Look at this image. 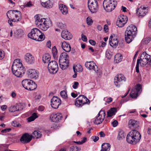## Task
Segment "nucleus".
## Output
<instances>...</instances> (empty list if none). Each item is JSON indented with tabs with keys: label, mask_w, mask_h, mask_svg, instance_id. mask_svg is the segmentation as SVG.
Here are the masks:
<instances>
[{
	"label": "nucleus",
	"mask_w": 151,
	"mask_h": 151,
	"mask_svg": "<svg viewBox=\"0 0 151 151\" xmlns=\"http://www.w3.org/2000/svg\"><path fill=\"white\" fill-rule=\"evenodd\" d=\"M126 140L127 142L130 144H135L137 143L130 132L127 135Z\"/></svg>",
	"instance_id": "393cba45"
},
{
	"label": "nucleus",
	"mask_w": 151,
	"mask_h": 151,
	"mask_svg": "<svg viewBox=\"0 0 151 151\" xmlns=\"http://www.w3.org/2000/svg\"><path fill=\"white\" fill-rule=\"evenodd\" d=\"M57 25L58 27L61 29H63L65 26V24L60 22L58 23Z\"/></svg>",
	"instance_id": "3c124183"
},
{
	"label": "nucleus",
	"mask_w": 151,
	"mask_h": 151,
	"mask_svg": "<svg viewBox=\"0 0 151 151\" xmlns=\"http://www.w3.org/2000/svg\"><path fill=\"white\" fill-rule=\"evenodd\" d=\"M127 17L124 15H122L118 18L116 22V25L119 27H123L127 21Z\"/></svg>",
	"instance_id": "f3484780"
},
{
	"label": "nucleus",
	"mask_w": 151,
	"mask_h": 151,
	"mask_svg": "<svg viewBox=\"0 0 151 151\" xmlns=\"http://www.w3.org/2000/svg\"><path fill=\"white\" fill-rule=\"evenodd\" d=\"M116 4L114 0H104L103 2V6L106 12H110L115 9Z\"/></svg>",
	"instance_id": "20e7f679"
},
{
	"label": "nucleus",
	"mask_w": 151,
	"mask_h": 151,
	"mask_svg": "<svg viewBox=\"0 0 151 151\" xmlns=\"http://www.w3.org/2000/svg\"><path fill=\"white\" fill-rule=\"evenodd\" d=\"M32 137L35 138L36 139L38 138L41 137L42 136L41 132L39 131H35L33 133L32 135Z\"/></svg>",
	"instance_id": "ea45409f"
},
{
	"label": "nucleus",
	"mask_w": 151,
	"mask_h": 151,
	"mask_svg": "<svg viewBox=\"0 0 151 151\" xmlns=\"http://www.w3.org/2000/svg\"><path fill=\"white\" fill-rule=\"evenodd\" d=\"M110 145L107 143H103L101 145V151H109L110 149Z\"/></svg>",
	"instance_id": "473e14b6"
},
{
	"label": "nucleus",
	"mask_w": 151,
	"mask_h": 151,
	"mask_svg": "<svg viewBox=\"0 0 151 151\" xmlns=\"http://www.w3.org/2000/svg\"><path fill=\"white\" fill-rule=\"evenodd\" d=\"M61 104V100L57 97L54 96L51 100V105L54 109H57Z\"/></svg>",
	"instance_id": "4468645a"
},
{
	"label": "nucleus",
	"mask_w": 151,
	"mask_h": 151,
	"mask_svg": "<svg viewBox=\"0 0 151 151\" xmlns=\"http://www.w3.org/2000/svg\"><path fill=\"white\" fill-rule=\"evenodd\" d=\"M113 55L112 52L109 50H107L106 52V57L108 59H110Z\"/></svg>",
	"instance_id": "c03bdc74"
},
{
	"label": "nucleus",
	"mask_w": 151,
	"mask_h": 151,
	"mask_svg": "<svg viewBox=\"0 0 151 151\" xmlns=\"http://www.w3.org/2000/svg\"><path fill=\"white\" fill-rule=\"evenodd\" d=\"M45 36L40 31V34L38 35V39H36L35 40L37 41H42L44 40L45 39Z\"/></svg>",
	"instance_id": "a18cd8bd"
},
{
	"label": "nucleus",
	"mask_w": 151,
	"mask_h": 151,
	"mask_svg": "<svg viewBox=\"0 0 151 151\" xmlns=\"http://www.w3.org/2000/svg\"><path fill=\"white\" fill-rule=\"evenodd\" d=\"M83 96V95H80L76 99L75 104L76 106L78 107L81 106V102L83 101L82 99Z\"/></svg>",
	"instance_id": "c9c22d12"
},
{
	"label": "nucleus",
	"mask_w": 151,
	"mask_h": 151,
	"mask_svg": "<svg viewBox=\"0 0 151 151\" xmlns=\"http://www.w3.org/2000/svg\"><path fill=\"white\" fill-rule=\"evenodd\" d=\"M6 15L9 20L8 22L11 26H13L12 21L14 22H17L20 20L21 18V12L17 10H10L8 11Z\"/></svg>",
	"instance_id": "f257e3e1"
},
{
	"label": "nucleus",
	"mask_w": 151,
	"mask_h": 151,
	"mask_svg": "<svg viewBox=\"0 0 151 151\" xmlns=\"http://www.w3.org/2000/svg\"><path fill=\"white\" fill-rule=\"evenodd\" d=\"M106 98H104V100L105 101L106 103H110L112 101V99L111 97H109L107 98L105 100Z\"/></svg>",
	"instance_id": "5fc2aeb1"
},
{
	"label": "nucleus",
	"mask_w": 151,
	"mask_h": 151,
	"mask_svg": "<svg viewBox=\"0 0 151 151\" xmlns=\"http://www.w3.org/2000/svg\"><path fill=\"white\" fill-rule=\"evenodd\" d=\"M114 115L113 113L111 112L110 110H109L107 112V116L108 117H111L113 115Z\"/></svg>",
	"instance_id": "774afa93"
},
{
	"label": "nucleus",
	"mask_w": 151,
	"mask_h": 151,
	"mask_svg": "<svg viewBox=\"0 0 151 151\" xmlns=\"http://www.w3.org/2000/svg\"><path fill=\"white\" fill-rule=\"evenodd\" d=\"M40 31L37 28H35L32 29L31 32L28 34V37L33 40H35L38 39V35L40 34Z\"/></svg>",
	"instance_id": "dca6fc26"
},
{
	"label": "nucleus",
	"mask_w": 151,
	"mask_h": 151,
	"mask_svg": "<svg viewBox=\"0 0 151 151\" xmlns=\"http://www.w3.org/2000/svg\"><path fill=\"white\" fill-rule=\"evenodd\" d=\"M61 36L63 38L66 40H70L73 37L71 33L65 30L62 31L61 33Z\"/></svg>",
	"instance_id": "b1692460"
},
{
	"label": "nucleus",
	"mask_w": 151,
	"mask_h": 151,
	"mask_svg": "<svg viewBox=\"0 0 151 151\" xmlns=\"http://www.w3.org/2000/svg\"><path fill=\"white\" fill-rule=\"evenodd\" d=\"M23 86L26 89L29 90H33L37 88V85L33 81L30 79H26L22 81Z\"/></svg>",
	"instance_id": "39448f33"
},
{
	"label": "nucleus",
	"mask_w": 151,
	"mask_h": 151,
	"mask_svg": "<svg viewBox=\"0 0 151 151\" xmlns=\"http://www.w3.org/2000/svg\"><path fill=\"white\" fill-rule=\"evenodd\" d=\"M81 148L76 146H72L70 147V151H80Z\"/></svg>",
	"instance_id": "de8ad7c7"
},
{
	"label": "nucleus",
	"mask_w": 151,
	"mask_h": 151,
	"mask_svg": "<svg viewBox=\"0 0 151 151\" xmlns=\"http://www.w3.org/2000/svg\"><path fill=\"white\" fill-rule=\"evenodd\" d=\"M112 124L113 127H115L118 125V122L117 120H115L112 122Z\"/></svg>",
	"instance_id": "13d9d810"
},
{
	"label": "nucleus",
	"mask_w": 151,
	"mask_h": 151,
	"mask_svg": "<svg viewBox=\"0 0 151 151\" xmlns=\"http://www.w3.org/2000/svg\"><path fill=\"white\" fill-rule=\"evenodd\" d=\"M88 7L90 11L92 13H96L99 9L98 4L97 0H88Z\"/></svg>",
	"instance_id": "423d86ee"
},
{
	"label": "nucleus",
	"mask_w": 151,
	"mask_h": 151,
	"mask_svg": "<svg viewBox=\"0 0 151 151\" xmlns=\"http://www.w3.org/2000/svg\"><path fill=\"white\" fill-rule=\"evenodd\" d=\"M42 6L47 8H51L53 5L52 2L51 0H49L45 3H42Z\"/></svg>",
	"instance_id": "4c0bfd02"
},
{
	"label": "nucleus",
	"mask_w": 151,
	"mask_h": 151,
	"mask_svg": "<svg viewBox=\"0 0 151 151\" xmlns=\"http://www.w3.org/2000/svg\"><path fill=\"white\" fill-rule=\"evenodd\" d=\"M126 134L124 131L122 129H119L118 133L117 139L119 140H122L125 138Z\"/></svg>",
	"instance_id": "72a5a7b5"
},
{
	"label": "nucleus",
	"mask_w": 151,
	"mask_h": 151,
	"mask_svg": "<svg viewBox=\"0 0 151 151\" xmlns=\"http://www.w3.org/2000/svg\"><path fill=\"white\" fill-rule=\"evenodd\" d=\"M60 94L61 97L63 98L66 99L68 98L66 92L65 91H61Z\"/></svg>",
	"instance_id": "09e8293b"
},
{
	"label": "nucleus",
	"mask_w": 151,
	"mask_h": 151,
	"mask_svg": "<svg viewBox=\"0 0 151 151\" xmlns=\"http://www.w3.org/2000/svg\"><path fill=\"white\" fill-rule=\"evenodd\" d=\"M137 28L134 25H130L125 32V36L126 42L128 43L131 42L136 36Z\"/></svg>",
	"instance_id": "f03ea898"
},
{
	"label": "nucleus",
	"mask_w": 151,
	"mask_h": 151,
	"mask_svg": "<svg viewBox=\"0 0 151 151\" xmlns=\"http://www.w3.org/2000/svg\"><path fill=\"white\" fill-rule=\"evenodd\" d=\"M126 78L122 74H118L115 77L114 79V83L117 87H119L122 84V82L125 81Z\"/></svg>",
	"instance_id": "9d476101"
},
{
	"label": "nucleus",
	"mask_w": 151,
	"mask_h": 151,
	"mask_svg": "<svg viewBox=\"0 0 151 151\" xmlns=\"http://www.w3.org/2000/svg\"><path fill=\"white\" fill-rule=\"evenodd\" d=\"M45 109V107L43 106H39L38 110L39 111H43Z\"/></svg>",
	"instance_id": "680f3d73"
},
{
	"label": "nucleus",
	"mask_w": 151,
	"mask_h": 151,
	"mask_svg": "<svg viewBox=\"0 0 151 151\" xmlns=\"http://www.w3.org/2000/svg\"><path fill=\"white\" fill-rule=\"evenodd\" d=\"M150 58V56L145 52H143L141 55L140 59V64L142 66H144L148 64V61Z\"/></svg>",
	"instance_id": "6e6552de"
},
{
	"label": "nucleus",
	"mask_w": 151,
	"mask_h": 151,
	"mask_svg": "<svg viewBox=\"0 0 151 151\" xmlns=\"http://www.w3.org/2000/svg\"><path fill=\"white\" fill-rule=\"evenodd\" d=\"M25 71V69L24 66L21 67V68L17 70V71L15 72H12L13 74L17 77H22L23 74H24Z\"/></svg>",
	"instance_id": "bb28decb"
},
{
	"label": "nucleus",
	"mask_w": 151,
	"mask_h": 151,
	"mask_svg": "<svg viewBox=\"0 0 151 151\" xmlns=\"http://www.w3.org/2000/svg\"><path fill=\"white\" fill-rule=\"evenodd\" d=\"M51 25V22H47V23H45L42 25L39 26L38 27L39 28L43 31L47 30L48 28L49 27L50 25Z\"/></svg>",
	"instance_id": "e433bc0d"
},
{
	"label": "nucleus",
	"mask_w": 151,
	"mask_h": 151,
	"mask_svg": "<svg viewBox=\"0 0 151 151\" xmlns=\"http://www.w3.org/2000/svg\"><path fill=\"white\" fill-rule=\"evenodd\" d=\"M61 47L66 52H69L71 50L70 45L66 42L64 41L61 42Z\"/></svg>",
	"instance_id": "a878e982"
},
{
	"label": "nucleus",
	"mask_w": 151,
	"mask_h": 151,
	"mask_svg": "<svg viewBox=\"0 0 151 151\" xmlns=\"http://www.w3.org/2000/svg\"><path fill=\"white\" fill-rule=\"evenodd\" d=\"M86 22L89 25H91L93 23L92 19L89 17H88L86 19Z\"/></svg>",
	"instance_id": "8fccbe9b"
},
{
	"label": "nucleus",
	"mask_w": 151,
	"mask_h": 151,
	"mask_svg": "<svg viewBox=\"0 0 151 151\" xmlns=\"http://www.w3.org/2000/svg\"><path fill=\"white\" fill-rule=\"evenodd\" d=\"M130 132L134 137L135 141L137 143L138 142L141 138V135L140 133L136 130H132Z\"/></svg>",
	"instance_id": "5701e85b"
},
{
	"label": "nucleus",
	"mask_w": 151,
	"mask_h": 151,
	"mask_svg": "<svg viewBox=\"0 0 151 151\" xmlns=\"http://www.w3.org/2000/svg\"><path fill=\"white\" fill-rule=\"evenodd\" d=\"M82 100L83 101L81 102V106H82L84 104H89L90 103V100L88 99L86 96L84 95L83 97Z\"/></svg>",
	"instance_id": "37998d69"
},
{
	"label": "nucleus",
	"mask_w": 151,
	"mask_h": 151,
	"mask_svg": "<svg viewBox=\"0 0 151 151\" xmlns=\"http://www.w3.org/2000/svg\"><path fill=\"white\" fill-rule=\"evenodd\" d=\"M78 84L79 83L78 82H74V84L72 86V87L74 89H76L78 86Z\"/></svg>",
	"instance_id": "4d7b16f0"
},
{
	"label": "nucleus",
	"mask_w": 151,
	"mask_h": 151,
	"mask_svg": "<svg viewBox=\"0 0 151 151\" xmlns=\"http://www.w3.org/2000/svg\"><path fill=\"white\" fill-rule=\"evenodd\" d=\"M91 138L93 139L94 142H96L99 140V137L98 136H93L91 137Z\"/></svg>",
	"instance_id": "e2e57ef3"
},
{
	"label": "nucleus",
	"mask_w": 151,
	"mask_h": 151,
	"mask_svg": "<svg viewBox=\"0 0 151 151\" xmlns=\"http://www.w3.org/2000/svg\"><path fill=\"white\" fill-rule=\"evenodd\" d=\"M69 56L65 52L61 53L59 61V66L63 70L67 68L69 63Z\"/></svg>",
	"instance_id": "7ed1b4c3"
},
{
	"label": "nucleus",
	"mask_w": 151,
	"mask_h": 151,
	"mask_svg": "<svg viewBox=\"0 0 151 151\" xmlns=\"http://www.w3.org/2000/svg\"><path fill=\"white\" fill-rule=\"evenodd\" d=\"M98 116L96 117L93 121L94 123L96 124H101L104 119L106 114L105 111L101 110L98 114Z\"/></svg>",
	"instance_id": "9b49d317"
},
{
	"label": "nucleus",
	"mask_w": 151,
	"mask_h": 151,
	"mask_svg": "<svg viewBox=\"0 0 151 151\" xmlns=\"http://www.w3.org/2000/svg\"><path fill=\"white\" fill-rule=\"evenodd\" d=\"M35 23L37 27H38L39 26L42 25V24H44L47 22H51V21L50 20L42 18L37 15L35 16Z\"/></svg>",
	"instance_id": "f8f14e48"
},
{
	"label": "nucleus",
	"mask_w": 151,
	"mask_h": 151,
	"mask_svg": "<svg viewBox=\"0 0 151 151\" xmlns=\"http://www.w3.org/2000/svg\"><path fill=\"white\" fill-rule=\"evenodd\" d=\"M144 40L145 43L147 44L150 41V37H147L145 38Z\"/></svg>",
	"instance_id": "bf43d9fd"
},
{
	"label": "nucleus",
	"mask_w": 151,
	"mask_h": 151,
	"mask_svg": "<svg viewBox=\"0 0 151 151\" xmlns=\"http://www.w3.org/2000/svg\"><path fill=\"white\" fill-rule=\"evenodd\" d=\"M142 90L141 85L137 84L136 88H133L130 94L131 97L133 98H136L139 93H140Z\"/></svg>",
	"instance_id": "ddd939ff"
},
{
	"label": "nucleus",
	"mask_w": 151,
	"mask_h": 151,
	"mask_svg": "<svg viewBox=\"0 0 151 151\" xmlns=\"http://www.w3.org/2000/svg\"><path fill=\"white\" fill-rule=\"evenodd\" d=\"M12 124L13 126L16 127L19 126V124L16 121H14L12 122Z\"/></svg>",
	"instance_id": "864d4df0"
},
{
	"label": "nucleus",
	"mask_w": 151,
	"mask_h": 151,
	"mask_svg": "<svg viewBox=\"0 0 151 151\" xmlns=\"http://www.w3.org/2000/svg\"><path fill=\"white\" fill-rule=\"evenodd\" d=\"M89 43L92 45H94L96 44V42L94 40H89Z\"/></svg>",
	"instance_id": "69168bd1"
},
{
	"label": "nucleus",
	"mask_w": 151,
	"mask_h": 151,
	"mask_svg": "<svg viewBox=\"0 0 151 151\" xmlns=\"http://www.w3.org/2000/svg\"><path fill=\"white\" fill-rule=\"evenodd\" d=\"M129 124L131 128H136L139 126V122L137 121L130 120L129 122Z\"/></svg>",
	"instance_id": "2f4dec72"
},
{
	"label": "nucleus",
	"mask_w": 151,
	"mask_h": 151,
	"mask_svg": "<svg viewBox=\"0 0 151 151\" xmlns=\"http://www.w3.org/2000/svg\"><path fill=\"white\" fill-rule=\"evenodd\" d=\"M109 43L112 47L116 48L118 45V41L117 37L111 36L109 39Z\"/></svg>",
	"instance_id": "412c9836"
},
{
	"label": "nucleus",
	"mask_w": 151,
	"mask_h": 151,
	"mask_svg": "<svg viewBox=\"0 0 151 151\" xmlns=\"http://www.w3.org/2000/svg\"><path fill=\"white\" fill-rule=\"evenodd\" d=\"M110 110L114 115L116 112V109L114 108L111 109Z\"/></svg>",
	"instance_id": "0e129e2a"
},
{
	"label": "nucleus",
	"mask_w": 151,
	"mask_h": 151,
	"mask_svg": "<svg viewBox=\"0 0 151 151\" xmlns=\"http://www.w3.org/2000/svg\"><path fill=\"white\" fill-rule=\"evenodd\" d=\"M24 34L23 31L21 29H19L14 32V35L15 37L19 38L22 37Z\"/></svg>",
	"instance_id": "f704fd0d"
},
{
	"label": "nucleus",
	"mask_w": 151,
	"mask_h": 151,
	"mask_svg": "<svg viewBox=\"0 0 151 151\" xmlns=\"http://www.w3.org/2000/svg\"><path fill=\"white\" fill-rule=\"evenodd\" d=\"M86 67L90 70H93L96 73L100 75L101 71L98 69V67L93 62H87L85 64Z\"/></svg>",
	"instance_id": "1a4fd4ad"
},
{
	"label": "nucleus",
	"mask_w": 151,
	"mask_h": 151,
	"mask_svg": "<svg viewBox=\"0 0 151 151\" xmlns=\"http://www.w3.org/2000/svg\"><path fill=\"white\" fill-rule=\"evenodd\" d=\"M52 52L53 56L54 58L57 57V50L55 46H54L52 49Z\"/></svg>",
	"instance_id": "49530a36"
},
{
	"label": "nucleus",
	"mask_w": 151,
	"mask_h": 151,
	"mask_svg": "<svg viewBox=\"0 0 151 151\" xmlns=\"http://www.w3.org/2000/svg\"><path fill=\"white\" fill-rule=\"evenodd\" d=\"M73 69L75 73L76 71L79 72H81L83 70V68L81 65L79 64L73 66Z\"/></svg>",
	"instance_id": "a19ab883"
},
{
	"label": "nucleus",
	"mask_w": 151,
	"mask_h": 151,
	"mask_svg": "<svg viewBox=\"0 0 151 151\" xmlns=\"http://www.w3.org/2000/svg\"><path fill=\"white\" fill-rule=\"evenodd\" d=\"M27 74L28 76L32 78H36L38 76V73L35 69L29 70L27 71Z\"/></svg>",
	"instance_id": "cd10ccee"
},
{
	"label": "nucleus",
	"mask_w": 151,
	"mask_h": 151,
	"mask_svg": "<svg viewBox=\"0 0 151 151\" xmlns=\"http://www.w3.org/2000/svg\"><path fill=\"white\" fill-rule=\"evenodd\" d=\"M32 139L31 135L28 133H25L22 135L20 139V141L23 144L28 143Z\"/></svg>",
	"instance_id": "aec40b11"
},
{
	"label": "nucleus",
	"mask_w": 151,
	"mask_h": 151,
	"mask_svg": "<svg viewBox=\"0 0 151 151\" xmlns=\"http://www.w3.org/2000/svg\"><path fill=\"white\" fill-rule=\"evenodd\" d=\"M4 57V54L1 50H0V60L2 59Z\"/></svg>",
	"instance_id": "338daca9"
},
{
	"label": "nucleus",
	"mask_w": 151,
	"mask_h": 151,
	"mask_svg": "<svg viewBox=\"0 0 151 151\" xmlns=\"http://www.w3.org/2000/svg\"><path fill=\"white\" fill-rule=\"evenodd\" d=\"M51 57L48 53L45 54L42 58V60L44 63L48 64L50 61Z\"/></svg>",
	"instance_id": "7c9ffc66"
},
{
	"label": "nucleus",
	"mask_w": 151,
	"mask_h": 151,
	"mask_svg": "<svg viewBox=\"0 0 151 151\" xmlns=\"http://www.w3.org/2000/svg\"><path fill=\"white\" fill-rule=\"evenodd\" d=\"M47 68L48 71L50 73H55L58 69V63L55 61L51 60L48 64Z\"/></svg>",
	"instance_id": "0eeeda50"
},
{
	"label": "nucleus",
	"mask_w": 151,
	"mask_h": 151,
	"mask_svg": "<svg viewBox=\"0 0 151 151\" xmlns=\"http://www.w3.org/2000/svg\"><path fill=\"white\" fill-rule=\"evenodd\" d=\"M24 59L26 63L28 64L32 65L35 63V58L30 53H27L25 55Z\"/></svg>",
	"instance_id": "a211bd4d"
},
{
	"label": "nucleus",
	"mask_w": 151,
	"mask_h": 151,
	"mask_svg": "<svg viewBox=\"0 0 151 151\" xmlns=\"http://www.w3.org/2000/svg\"><path fill=\"white\" fill-rule=\"evenodd\" d=\"M11 130V129L10 128H6L2 130L1 132L2 133H6L7 132H9Z\"/></svg>",
	"instance_id": "052dcab7"
},
{
	"label": "nucleus",
	"mask_w": 151,
	"mask_h": 151,
	"mask_svg": "<svg viewBox=\"0 0 151 151\" xmlns=\"http://www.w3.org/2000/svg\"><path fill=\"white\" fill-rule=\"evenodd\" d=\"M23 66L22 63L20 61L19 59H17L14 60L12 66V72H15L19 69L21 68V67Z\"/></svg>",
	"instance_id": "2eb2a0df"
},
{
	"label": "nucleus",
	"mask_w": 151,
	"mask_h": 151,
	"mask_svg": "<svg viewBox=\"0 0 151 151\" xmlns=\"http://www.w3.org/2000/svg\"><path fill=\"white\" fill-rule=\"evenodd\" d=\"M81 38L83 42H86L87 41V39L86 36L83 34H82L81 35Z\"/></svg>",
	"instance_id": "6e6d98bb"
},
{
	"label": "nucleus",
	"mask_w": 151,
	"mask_h": 151,
	"mask_svg": "<svg viewBox=\"0 0 151 151\" xmlns=\"http://www.w3.org/2000/svg\"><path fill=\"white\" fill-rule=\"evenodd\" d=\"M20 104L17 105L16 106H13L9 108V111L11 112H14L15 111H21L23 109L22 107H20Z\"/></svg>",
	"instance_id": "c756f323"
},
{
	"label": "nucleus",
	"mask_w": 151,
	"mask_h": 151,
	"mask_svg": "<svg viewBox=\"0 0 151 151\" xmlns=\"http://www.w3.org/2000/svg\"><path fill=\"white\" fill-rule=\"evenodd\" d=\"M38 117L37 114L36 113H33L30 117L28 118V121L29 122H31L34 120L36 118Z\"/></svg>",
	"instance_id": "79ce46f5"
},
{
	"label": "nucleus",
	"mask_w": 151,
	"mask_h": 151,
	"mask_svg": "<svg viewBox=\"0 0 151 151\" xmlns=\"http://www.w3.org/2000/svg\"><path fill=\"white\" fill-rule=\"evenodd\" d=\"M136 11L137 16L139 17H142L147 12V9L145 7H143V8L140 7L137 8Z\"/></svg>",
	"instance_id": "6ab92c4d"
},
{
	"label": "nucleus",
	"mask_w": 151,
	"mask_h": 151,
	"mask_svg": "<svg viewBox=\"0 0 151 151\" xmlns=\"http://www.w3.org/2000/svg\"><path fill=\"white\" fill-rule=\"evenodd\" d=\"M59 9L62 13L64 15H66L68 13L67 7L65 5L60 4L59 5Z\"/></svg>",
	"instance_id": "c85d7f7f"
},
{
	"label": "nucleus",
	"mask_w": 151,
	"mask_h": 151,
	"mask_svg": "<svg viewBox=\"0 0 151 151\" xmlns=\"http://www.w3.org/2000/svg\"><path fill=\"white\" fill-rule=\"evenodd\" d=\"M50 118L52 121L54 122H58L62 119V116L60 113L52 114Z\"/></svg>",
	"instance_id": "4be33fe9"
},
{
	"label": "nucleus",
	"mask_w": 151,
	"mask_h": 151,
	"mask_svg": "<svg viewBox=\"0 0 151 151\" xmlns=\"http://www.w3.org/2000/svg\"><path fill=\"white\" fill-rule=\"evenodd\" d=\"M140 64V62H139V59L137 60V63L136 67V72L137 73H139V64Z\"/></svg>",
	"instance_id": "603ef678"
},
{
	"label": "nucleus",
	"mask_w": 151,
	"mask_h": 151,
	"mask_svg": "<svg viewBox=\"0 0 151 151\" xmlns=\"http://www.w3.org/2000/svg\"><path fill=\"white\" fill-rule=\"evenodd\" d=\"M122 59V55L119 53L116 54L114 56V62L118 63L121 62Z\"/></svg>",
	"instance_id": "58836bf2"
}]
</instances>
